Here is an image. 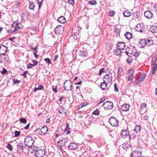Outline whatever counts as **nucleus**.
<instances>
[{
	"instance_id": "1",
	"label": "nucleus",
	"mask_w": 157,
	"mask_h": 157,
	"mask_svg": "<svg viewBox=\"0 0 157 157\" xmlns=\"http://www.w3.org/2000/svg\"><path fill=\"white\" fill-rule=\"evenodd\" d=\"M34 141L32 137L29 136H26L24 140L25 145L29 147H31L33 145Z\"/></svg>"
},
{
	"instance_id": "2",
	"label": "nucleus",
	"mask_w": 157,
	"mask_h": 157,
	"mask_svg": "<svg viewBox=\"0 0 157 157\" xmlns=\"http://www.w3.org/2000/svg\"><path fill=\"white\" fill-rule=\"evenodd\" d=\"M73 83L70 80H66L64 84V89L67 91L71 90L72 88Z\"/></svg>"
},
{
	"instance_id": "3",
	"label": "nucleus",
	"mask_w": 157,
	"mask_h": 157,
	"mask_svg": "<svg viewBox=\"0 0 157 157\" xmlns=\"http://www.w3.org/2000/svg\"><path fill=\"white\" fill-rule=\"evenodd\" d=\"M103 107L106 110L111 109L113 107V104L112 102L107 101L103 103Z\"/></svg>"
},
{
	"instance_id": "4",
	"label": "nucleus",
	"mask_w": 157,
	"mask_h": 157,
	"mask_svg": "<svg viewBox=\"0 0 157 157\" xmlns=\"http://www.w3.org/2000/svg\"><path fill=\"white\" fill-rule=\"evenodd\" d=\"M109 121L111 125L113 126H117L118 124V121L115 117H112L109 119Z\"/></svg>"
},
{
	"instance_id": "5",
	"label": "nucleus",
	"mask_w": 157,
	"mask_h": 157,
	"mask_svg": "<svg viewBox=\"0 0 157 157\" xmlns=\"http://www.w3.org/2000/svg\"><path fill=\"white\" fill-rule=\"evenodd\" d=\"M45 155V151L43 149H39L36 150L35 155L36 157H44Z\"/></svg>"
},
{
	"instance_id": "6",
	"label": "nucleus",
	"mask_w": 157,
	"mask_h": 157,
	"mask_svg": "<svg viewBox=\"0 0 157 157\" xmlns=\"http://www.w3.org/2000/svg\"><path fill=\"white\" fill-rule=\"evenodd\" d=\"M64 28L63 26L58 25L55 29V32L56 34H62Z\"/></svg>"
},
{
	"instance_id": "7",
	"label": "nucleus",
	"mask_w": 157,
	"mask_h": 157,
	"mask_svg": "<svg viewBox=\"0 0 157 157\" xmlns=\"http://www.w3.org/2000/svg\"><path fill=\"white\" fill-rule=\"evenodd\" d=\"M84 50V49L83 48H80V47H79L78 48L77 51H78L79 52V54L80 56L82 57H86L87 55V53Z\"/></svg>"
},
{
	"instance_id": "8",
	"label": "nucleus",
	"mask_w": 157,
	"mask_h": 157,
	"mask_svg": "<svg viewBox=\"0 0 157 157\" xmlns=\"http://www.w3.org/2000/svg\"><path fill=\"white\" fill-rule=\"evenodd\" d=\"M144 15L145 17L148 19H152L154 17L153 13L150 11H147L145 12Z\"/></svg>"
},
{
	"instance_id": "9",
	"label": "nucleus",
	"mask_w": 157,
	"mask_h": 157,
	"mask_svg": "<svg viewBox=\"0 0 157 157\" xmlns=\"http://www.w3.org/2000/svg\"><path fill=\"white\" fill-rule=\"evenodd\" d=\"M129 135V133L128 131H127L126 129H124L122 130L121 131L120 136L123 138H126Z\"/></svg>"
},
{
	"instance_id": "10",
	"label": "nucleus",
	"mask_w": 157,
	"mask_h": 157,
	"mask_svg": "<svg viewBox=\"0 0 157 157\" xmlns=\"http://www.w3.org/2000/svg\"><path fill=\"white\" fill-rule=\"evenodd\" d=\"M146 40L144 39H140V41L138 43L137 45L139 48H144L146 45Z\"/></svg>"
},
{
	"instance_id": "11",
	"label": "nucleus",
	"mask_w": 157,
	"mask_h": 157,
	"mask_svg": "<svg viewBox=\"0 0 157 157\" xmlns=\"http://www.w3.org/2000/svg\"><path fill=\"white\" fill-rule=\"evenodd\" d=\"M112 75L111 74H106L105 76L103 78V81L107 82L110 83L112 81Z\"/></svg>"
},
{
	"instance_id": "12",
	"label": "nucleus",
	"mask_w": 157,
	"mask_h": 157,
	"mask_svg": "<svg viewBox=\"0 0 157 157\" xmlns=\"http://www.w3.org/2000/svg\"><path fill=\"white\" fill-rule=\"evenodd\" d=\"M78 35L77 34V33H74L69 38V41H73L77 40L78 37Z\"/></svg>"
},
{
	"instance_id": "13",
	"label": "nucleus",
	"mask_w": 157,
	"mask_h": 157,
	"mask_svg": "<svg viewBox=\"0 0 157 157\" xmlns=\"http://www.w3.org/2000/svg\"><path fill=\"white\" fill-rule=\"evenodd\" d=\"M58 145L59 146L62 147L65 146V142L64 141V137H59V140L58 141Z\"/></svg>"
},
{
	"instance_id": "14",
	"label": "nucleus",
	"mask_w": 157,
	"mask_h": 157,
	"mask_svg": "<svg viewBox=\"0 0 157 157\" xmlns=\"http://www.w3.org/2000/svg\"><path fill=\"white\" fill-rule=\"evenodd\" d=\"M67 147L70 149L73 150L76 149L78 147V145L77 144L74 143L73 141L69 145H68Z\"/></svg>"
},
{
	"instance_id": "15",
	"label": "nucleus",
	"mask_w": 157,
	"mask_h": 157,
	"mask_svg": "<svg viewBox=\"0 0 157 157\" xmlns=\"http://www.w3.org/2000/svg\"><path fill=\"white\" fill-rule=\"evenodd\" d=\"M143 25L140 24H138L136 26L135 29L136 31L142 33L143 32Z\"/></svg>"
},
{
	"instance_id": "16",
	"label": "nucleus",
	"mask_w": 157,
	"mask_h": 157,
	"mask_svg": "<svg viewBox=\"0 0 157 157\" xmlns=\"http://www.w3.org/2000/svg\"><path fill=\"white\" fill-rule=\"evenodd\" d=\"M7 48L4 45H0V54H5L7 51Z\"/></svg>"
},
{
	"instance_id": "17",
	"label": "nucleus",
	"mask_w": 157,
	"mask_h": 157,
	"mask_svg": "<svg viewBox=\"0 0 157 157\" xmlns=\"http://www.w3.org/2000/svg\"><path fill=\"white\" fill-rule=\"evenodd\" d=\"M48 131V128L47 126H44L42 127L38 132L40 135H43L45 134Z\"/></svg>"
},
{
	"instance_id": "18",
	"label": "nucleus",
	"mask_w": 157,
	"mask_h": 157,
	"mask_svg": "<svg viewBox=\"0 0 157 157\" xmlns=\"http://www.w3.org/2000/svg\"><path fill=\"white\" fill-rule=\"evenodd\" d=\"M130 107L129 105L124 104L121 106V109L122 111H128Z\"/></svg>"
},
{
	"instance_id": "19",
	"label": "nucleus",
	"mask_w": 157,
	"mask_h": 157,
	"mask_svg": "<svg viewBox=\"0 0 157 157\" xmlns=\"http://www.w3.org/2000/svg\"><path fill=\"white\" fill-rule=\"evenodd\" d=\"M117 48L121 51L124 49L125 44L123 42H120L117 44Z\"/></svg>"
},
{
	"instance_id": "20",
	"label": "nucleus",
	"mask_w": 157,
	"mask_h": 157,
	"mask_svg": "<svg viewBox=\"0 0 157 157\" xmlns=\"http://www.w3.org/2000/svg\"><path fill=\"white\" fill-rule=\"evenodd\" d=\"M133 48V47L132 46H130V47H127L126 49L125 53L129 56H131V54L132 52Z\"/></svg>"
},
{
	"instance_id": "21",
	"label": "nucleus",
	"mask_w": 157,
	"mask_h": 157,
	"mask_svg": "<svg viewBox=\"0 0 157 157\" xmlns=\"http://www.w3.org/2000/svg\"><path fill=\"white\" fill-rule=\"evenodd\" d=\"M155 60L153 61V60L152 59L151 65H153L152 70V74H154L155 73V71L157 67V64L156 63H155Z\"/></svg>"
},
{
	"instance_id": "22",
	"label": "nucleus",
	"mask_w": 157,
	"mask_h": 157,
	"mask_svg": "<svg viewBox=\"0 0 157 157\" xmlns=\"http://www.w3.org/2000/svg\"><path fill=\"white\" fill-rule=\"evenodd\" d=\"M73 141V139L71 137L70 138L67 137L66 138H64V141L65 142V146H66L69 145Z\"/></svg>"
},
{
	"instance_id": "23",
	"label": "nucleus",
	"mask_w": 157,
	"mask_h": 157,
	"mask_svg": "<svg viewBox=\"0 0 157 157\" xmlns=\"http://www.w3.org/2000/svg\"><path fill=\"white\" fill-rule=\"evenodd\" d=\"M21 25V24L16 23L15 25V29L13 31V33H14L17 31L18 32L19 30H20L21 29V27L20 26Z\"/></svg>"
},
{
	"instance_id": "24",
	"label": "nucleus",
	"mask_w": 157,
	"mask_h": 157,
	"mask_svg": "<svg viewBox=\"0 0 157 157\" xmlns=\"http://www.w3.org/2000/svg\"><path fill=\"white\" fill-rule=\"evenodd\" d=\"M137 134L136 132H134L133 131H130L129 135L130 139L135 138L136 137Z\"/></svg>"
},
{
	"instance_id": "25",
	"label": "nucleus",
	"mask_w": 157,
	"mask_h": 157,
	"mask_svg": "<svg viewBox=\"0 0 157 157\" xmlns=\"http://www.w3.org/2000/svg\"><path fill=\"white\" fill-rule=\"evenodd\" d=\"M140 54V53L137 52V51L135 48V47H133L131 54V56L132 55L135 56L136 57L138 56Z\"/></svg>"
},
{
	"instance_id": "26",
	"label": "nucleus",
	"mask_w": 157,
	"mask_h": 157,
	"mask_svg": "<svg viewBox=\"0 0 157 157\" xmlns=\"http://www.w3.org/2000/svg\"><path fill=\"white\" fill-rule=\"evenodd\" d=\"M34 61L35 62V63H34L33 64L30 63L27 65V69H29V68H32L33 66H35L37 64L38 62L34 60H32V62L33 63Z\"/></svg>"
},
{
	"instance_id": "27",
	"label": "nucleus",
	"mask_w": 157,
	"mask_h": 157,
	"mask_svg": "<svg viewBox=\"0 0 157 157\" xmlns=\"http://www.w3.org/2000/svg\"><path fill=\"white\" fill-rule=\"evenodd\" d=\"M146 76V75L144 73H143L140 74V76L137 79L136 78V79L138 80V81L139 82H142L145 78Z\"/></svg>"
},
{
	"instance_id": "28",
	"label": "nucleus",
	"mask_w": 157,
	"mask_h": 157,
	"mask_svg": "<svg viewBox=\"0 0 157 157\" xmlns=\"http://www.w3.org/2000/svg\"><path fill=\"white\" fill-rule=\"evenodd\" d=\"M125 37L127 40H130L132 37V34L130 32H127L124 34Z\"/></svg>"
},
{
	"instance_id": "29",
	"label": "nucleus",
	"mask_w": 157,
	"mask_h": 157,
	"mask_svg": "<svg viewBox=\"0 0 157 157\" xmlns=\"http://www.w3.org/2000/svg\"><path fill=\"white\" fill-rule=\"evenodd\" d=\"M25 146L24 144L22 143H20L17 145V148L18 150L22 151L24 149Z\"/></svg>"
},
{
	"instance_id": "30",
	"label": "nucleus",
	"mask_w": 157,
	"mask_h": 157,
	"mask_svg": "<svg viewBox=\"0 0 157 157\" xmlns=\"http://www.w3.org/2000/svg\"><path fill=\"white\" fill-rule=\"evenodd\" d=\"M59 112L60 113L65 114L67 113V110L63 107L61 106L59 108Z\"/></svg>"
},
{
	"instance_id": "31",
	"label": "nucleus",
	"mask_w": 157,
	"mask_h": 157,
	"mask_svg": "<svg viewBox=\"0 0 157 157\" xmlns=\"http://www.w3.org/2000/svg\"><path fill=\"white\" fill-rule=\"evenodd\" d=\"M58 21L61 23L63 24L66 22V20L65 17L63 16H61L58 17Z\"/></svg>"
},
{
	"instance_id": "32",
	"label": "nucleus",
	"mask_w": 157,
	"mask_h": 157,
	"mask_svg": "<svg viewBox=\"0 0 157 157\" xmlns=\"http://www.w3.org/2000/svg\"><path fill=\"white\" fill-rule=\"evenodd\" d=\"M146 45L148 46H149L153 44V42L152 40L151 39H147L146 40Z\"/></svg>"
},
{
	"instance_id": "33",
	"label": "nucleus",
	"mask_w": 157,
	"mask_h": 157,
	"mask_svg": "<svg viewBox=\"0 0 157 157\" xmlns=\"http://www.w3.org/2000/svg\"><path fill=\"white\" fill-rule=\"evenodd\" d=\"M100 86L102 90H105L107 87L106 82L104 81L103 82L101 83L100 84Z\"/></svg>"
},
{
	"instance_id": "34",
	"label": "nucleus",
	"mask_w": 157,
	"mask_h": 157,
	"mask_svg": "<svg viewBox=\"0 0 157 157\" xmlns=\"http://www.w3.org/2000/svg\"><path fill=\"white\" fill-rule=\"evenodd\" d=\"M6 58L5 56V54H0V62H5L6 60Z\"/></svg>"
},
{
	"instance_id": "35",
	"label": "nucleus",
	"mask_w": 157,
	"mask_h": 157,
	"mask_svg": "<svg viewBox=\"0 0 157 157\" xmlns=\"http://www.w3.org/2000/svg\"><path fill=\"white\" fill-rule=\"evenodd\" d=\"M35 6L34 5V3L33 2H29V8L30 9L32 10H33Z\"/></svg>"
},
{
	"instance_id": "36",
	"label": "nucleus",
	"mask_w": 157,
	"mask_h": 157,
	"mask_svg": "<svg viewBox=\"0 0 157 157\" xmlns=\"http://www.w3.org/2000/svg\"><path fill=\"white\" fill-rule=\"evenodd\" d=\"M121 53V50L118 48L116 50H115L113 52L114 54L117 56L120 55Z\"/></svg>"
},
{
	"instance_id": "37",
	"label": "nucleus",
	"mask_w": 157,
	"mask_h": 157,
	"mask_svg": "<svg viewBox=\"0 0 157 157\" xmlns=\"http://www.w3.org/2000/svg\"><path fill=\"white\" fill-rule=\"evenodd\" d=\"M123 14L126 17H128L131 15V13L128 10H125L123 12Z\"/></svg>"
},
{
	"instance_id": "38",
	"label": "nucleus",
	"mask_w": 157,
	"mask_h": 157,
	"mask_svg": "<svg viewBox=\"0 0 157 157\" xmlns=\"http://www.w3.org/2000/svg\"><path fill=\"white\" fill-rule=\"evenodd\" d=\"M141 130V127L140 126L136 125L135 128L134 129L133 131L137 133L139 132Z\"/></svg>"
},
{
	"instance_id": "39",
	"label": "nucleus",
	"mask_w": 157,
	"mask_h": 157,
	"mask_svg": "<svg viewBox=\"0 0 157 157\" xmlns=\"http://www.w3.org/2000/svg\"><path fill=\"white\" fill-rule=\"evenodd\" d=\"M65 133H66V135L70 134V129L68 125H67L65 128Z\"/></svg>"
},
{
	"instance_id": "40",
	"label": "nucleus",
	"mask_w": 157,
	"mask_h": 157,
	"mask_svg": "<svg viewBox=\"0 0 157 157\" xmlns=\"http://www.w3.org/2000/svg\"><path fill=\"white\" fill-rule=\"evenodd\" d=\"M151 32L153 33H157V26H154L151 27Z\"/></svg>"
},
{
	"instance_id": "41",
	"label": "nucleus",
	"mask_w": 157,
	"mask_h": 157,
	"mask_svg": "<svg viewBox=\"0 0 157 157\" xmlns=\"http://www.w3.org/2000/svg\"><path fill=\"white\" fill-rule=\"evenodd\" d=\"M55 134V136L56 138L59 137L62 138L63 135V134H61L60 132H59V130H57Z\"/></svg>"
},
{
	"instance_id": "42",
	"label": "nucleus",
	"mask_w": 157,
	"mask_h": 157,
	"mask_svg": "<svg viewBox=\"0 0 157 157\" xmlns=\"http://www.w3.org/2000/svg\"><path fill=\"white\" fill-rule=\"evenodd\" d=\"M130 147L128 144H123V148L125 150H127Z\"/></svg>"
},
{
	"instance_id": "43",
	"label": "nucleus",
	"mask_w": 157,
	"mask_h": 157,
	"mask_svg": "<svg viewBox=\"0 0 157 157\" xmlns=\"http://www.w3.org/2000/svg\"><path fill=\"white\" fill-rule=\"evenodd\" d=\"M44 60L48 65H49L50 64H52V62L50 59L48 58H45Z\"/></svg>"
},
{
	"instance_id": "44",
	"label": "nucleus",
	"mask_w": 157,
	"mask_h": 157,
	"mask_svg": "<svg viewBox=\"0 0 157 157\" xmlns=\"http://www.w3.org/2000/svg\"><path fill=\"white\" fill-rule=\"evenodd\" d=\"M88 3L91 5H95L97 3L96 0H92L89 1Z\"/></svg>"
},
{
	"instance_id": "45",
	"label": "nucleus",
	"mask_w": 157,
	"mask_h": 157,
	"mask_svg": "<svg viewBox=\"0 0 157 157\" xmlns=\"http://www.w3.org/2000/svg\"><path fill=\"white\" fill-rule=\"evenodd\" d=\"M19 121L21 122L23 124H26L27 122V120L25 118H21Z\"/></svg>"
},
{
	"instance_id": "46",
	"label": "nucleus",
	"mask_w": 157,
	"mask_h": 157,
	"mask_svg": "<svg viewBox=\"0 0 157 157\" xmlns=\"http://www.w3.org/2000/svg\"><path fill=\"white\" fill-rule=\"evenodd\" d=\"M134 71L132 69H130L128 70L127 71V74L128 75H133L134 73Z\"/></svg>"
},
{
	"instance_id": "47",
	"label": "nucleus",
	"mask_w": 157,
	"mask_h": 157,
	"mask_svg": "<svg viewBox=\"0 0 157 157\" xmlns=\"http://www.w3.org/2000/svg\"><path fill=\"white\" fill-rule=\"evenodd\" d=\"M133 75H129L128 77V81H132L133 80Z\"/></svg>"
},
{
	"instance_id": "48",
	"label": "nucleus",
	"mask_w": 157,
	"mask_h": 157,
	"mask_svg": "<svg viewBox=\"0 0 157 157\" xmlns=\"http://www.w3.org/2000/svg\"><path fill=\"white\" fill-rule=\"evenodd\" d=\"M92 114L97 115H99V110L98 109H97L93 112Z\"/></svg>"
},
{
	"instance_id": "49",
	"label": "nucleus",
	"mask_w": 157,
	"mask_h": 157,
	"mask_svg": "<svg viewBox=\"0 0 157 157\" xmlns=\"http://www.w3.org/2000/svg\"><path fill=\"white\" fill-rule=\"evenodd\" d=\"M13 83L14 84H16V83L18 84L20 82V80H18L14 79H13Z\"/></svg>"
},
{
	"instance_id": "50",
	"label": "nucleus",
	"mask_w": 157,
	"mask_h": 157,
	"mask_svg": "<svg viewBox=\"0 0 157 157\" xmlns=\"http://www.w3.org/2000/svg\"><path fill=\"white\" fill-rule=\"evenodd\" d=\"M6 147L10 151H12V145L10 144H8L7 146Z\"/></svg>"
},
{
	"instance_id": "51",
	"label": "nucleus",
	"mask_w": 157,
	"mask_h": 157,
	"mask_svg": "<svg viewBox=\"0 0 157 157\" xmlns=\"http://www.w3.org/2000/svg\"><path fill=\"white\" fill-rule=\"evenodd\" d=\"M20 131H15L14 132L15 137L18 136L20 134Z\"/></svg>"
},
{
	"instance_id": "52",
	"label": "nucleus",
	"mask_w": 157,
	"mask_h": 157,
	"mask_svg": "<svg viewBox=\"0 0 157 157\" xmlns=\"http://www.w3.org/2000/svg\"><path fill=\"white\" fill-rule=\"evenodd\" d=\"M68 2L72 6H73L75 4L74 0H68Z\"/></svg>"
},
{
	"instance_id": "53",
	"label": "nucleus",
	"mask_w": 157,
	"mask_h": 157,
	"mask_svg": "<svg viewBox=\"0 0 157 157\" xmlns=\"http://www.w3.org/2000/svg\"><path fill=\"white\" fill-rule=\"evenodd\" d=\"M115 12L112 11H110L109 12V16L112 17L113 15H114L115 14Z\"/></svg>"
},
{
	"instance_id": "54",
	"label": "nucleus",
	"mask_w": 157,
	"mask_h": 157,
	"mask_svg": "<svg viewBox=\"0 0 157 157\" xmlns=\"http://www.w3.org/2000/svg\"><path fill=\"white\" fill-rule=\"evenodd\" d=\"M7 73V70L5 68H3V70L1 72V73L2 74H6Z\"/></svg>"
},
{
	"instance_id": "55",
	"label": "nucleus",
	"mask_w": 157,
	"mask_h": 157,
	"mask_svg": "<svg viewBox=\"0 0 157 157\" xmlns=\"http://www.w3.org/2000/svg\"><path fill=\"white\" fill-rule=\"evenodd\" d=\"M114 91L116 92L118 91V89L117 87V84L116 83L114 84Z\"/></svg>"
},
{
	"instance_id": "56",
	"label": "nucleus",
	"mask_w": 157,
	"mask_h": 157,
	"mask_svg": "<svg viewBox=\"0 0 157 157\" xmlns=\"http://www.w3.org/2000/svg\"><path fill=\"white\" fill-rule=\"evenodd\" d=\"M104 70V68H102L100 70L99 72V75H101L102 73L104 72H105Z\"/></svg>"
},
{
	"instance_id": "57",
	"label": "nucleus",
	"mask_w": 157,
	"mask_h": 157,
	"mask_svg": "<svg viewBox=\"0 0 157 157\" xmlns=\"http://www.w3.org/2000/svg\"><path fill=\"white\" fill-rule=\"evenodd\" d=\"M43 0H42L40 2H39L38 1V7L39 9H40L41 6L43 5V4L42 3V2L43 1Z\"/></svg>"
},
{
	"instance_id": "58",
	"label": "nucleus",
	"mask_w": 157,
	"mask_h": 157,
	"mask_svg": "<svg viewBox=\"0 0 157 157\" xmlns=\"http://www.w3.org/2000/svg\"><path fill=\"white\" fill-rule=\"evenodd\" d=\"M141 108L142 109H144L146 107V103H142L141 105Z\"/></svg>"
},
{
	"instance_id": "59",
	"label": "nucleus",
	"mask_w": 157,
	"mask_h": 157,
	"mask_svg": "<svg viewBox=\"0 0 157 157\" xmlns=\"http://www.w3.org/2000/svg\"><path fill=\"white\" fill-rule=\"evenodd\" d=\"M28 72V71H25L24 73L22 74L21 75L22 76H23L25 78H27L26 76V74Z\"/></svg>"
},
{
	"instance_id": "60",
	"label": "nucleus",
	"mask_w": 157,
	"mask_h": 157,
	"mask_svg": "<svg viewBox=\"0 0 157 157\" xmlns=\"http://www.w3.org/2000/svg\"><path fill=\"white\" fill-rule=\"evenodd\" d=\"M16 38L15 37H13L10 38L9 39V40H10L13 42H14V40Z\"/></svg>"
},
{
	"instance_id": "61",
	"label": "nucleus",
	"mask_w": 157,
	"mask_h": 157,
	"mask_svg": "<svg viewBox=\"0 0 157 157\" xmlns=\"http://www.w3.org/2000/svg\"><path fill=\"white\" fill-rule=\"evenodd\" d=\"M105 98H102L101 99L100 101L98 103L99 104H100L101 103L104 102V101L105 100Z\"/></svg>"
},
{
	"instance_id": "62",
	"label": "nucleus",
	"mask_w": 157,
	"mask_h": 157,
	"mask_svg": "<svg viewBox=\"0 0 157 157\" xmlns=\"http://www.w3.org/2000/svg\"><path fill=\"white\" fill-rule=\"evenodd\" d=\"M59 56L58 55H56L54 57V61H56L57 60V59L58 58Z\"/></svg>"
},
{
	"instance_id": "63",
	"label": "nucleus",
	"mask_w": 157,
	"mask_h": 157,
	"mask_svg": "<svg viewBox=\"0 0 157 157\" xmlns=\"http://www.w3.org/2000/svg\"><path fill=\"white\" fill-rule=\"evenodd\" d=\"M29 125H30V124L29 123L28 124L26 125V126L24 128V129H25L26 130H27L29 128Z\"/></svg>"
},
{
	"instance_id": "64",
	"label": "nucleus",
	"mask_w": 157,
	"mask_h": 157,
	"mask_svg": "<svg viewBox=\"0 0 157 157\" xmlns=\"http://www.w3.org/2000/svg\"><path fill=\"white\" fill-rule=\"evenodd\" d=\"M43 88V86L42 85H40L38 86V87L37 88V89L39 90H40L42 89Z\"/></svg>"
}]
</instances>
